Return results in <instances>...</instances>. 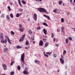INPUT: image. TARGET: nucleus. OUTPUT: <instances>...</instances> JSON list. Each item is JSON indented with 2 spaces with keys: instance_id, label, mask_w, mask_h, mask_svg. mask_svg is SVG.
<instances>
[{
  "instance_id": "nucleus-51",
  "label": "nucleus",
  "mask_w": 75,
  "mask_h": 75,
  "mask_svg": "<svg viewBox=\"0 0 75 75\" xmlns=\"http://www.w3.org/2000/svg\"><path fill=\"white\" fill-rule=\"evenodd\" d=\"M54 41H55V38H54L53 39Z\"/></svg>"
},
{
  "instance_id": "nucleus-23",
  "label": "nucleus",
  "mask_w": 75,
  "mask_h": 75,
  "mask_svg": "<svg viewBox=\"0 0 75 75\" xmlns=\"http://www.w3.org/2000/svg\"><path fill=\"white\" fill-rule=\"evenodd\" d=\"M61 23H64V18H62L61 19Z\"/></svg>"
},
{
  "instance_id": "nucleus-26",
  "label": "nucleus",
  "mask_w": 75,
  "mask_h": 75,
  "mask_svg": "<svg viewBox=\"0 0 75 75\" xmlns=\"http://www.w3.org/2000/svg\"><path fill=\"white\" fill-rule=\"evenodd\" d=\"M29 44V43H28V41H26L25 43V45H28Z\"/></svg>"
},
{
  "instance_id": "nucleus-33",
  "label": "nucleus",
  "mask_w": 75,
  "mask_h": 75,
  "mask_svg": "<svg viewBox=\"0 0 75 75\" xmlns=\"http://www.w3.org/2000/svg\"><path fill=\"white\" fill-rule=\"evenodd\" d=\"M1 43H4V41L3 39L2 40H1Z\"/></svg>"
},
{
  "instance_id": "nucleus-29",
  "label": "nucleus",
  "mask_w": 75,
  "mask_h": 75,
  "mask_svg": "<svg viewBox=\"0 0 75 75\" xmlns=\"http://www.w3.org/2000/svg\"><path fill=\"white\" fill-rule=\"evenodd\" d=\"M16 48L18 49L21 48H22V47L21 46H17L16 47Z\"/></svg>"
},
{
  "instance_id": "nucleus-64",
  "label": "nucleus",
  "mask_w": 75,
  "mask_h": 75,
  "mask_svg": "<svg viewBox=\"0 0 75 75\" xmlns=\"http://www.w3.org/2000/svg\"><path fill=\"white\" fill-rule=\"evenodd\" d=\"M74 9L75 10V6L74 7Z\"/></svg>"
},
{
  "instance_id": "nucleus-43",
  "label": "nucleus",
  "mask_w": 75,
  "mask_h": 75,
  "mask_svg": "<svg viewBox=\"0 0 75 75\" xmlns=\"http://www.w3.org/2000/svg\"><path fill=\"white\" fill-rule=\"evenodd\" d=\"M57 54H55L54 55V58H55L56 57H57Z\"/></svg>"
},
{
  "instance_id": "nucleus-20",
  "label": "nucleus",
  "mask_w": 75,
  "mask_h": 75,
  "mask_svg": "<svg viewBox=\"0 0 75 75\" xmlns=\"http://www.w3.org/2000/svg\"><path fill=\"white\" fill-rule=\"evenodd\" d=\"M11 35H14V34H15L14 32H13V31H11Z\"/></svg>"
},
{
  "instance_id": "nucleus-8",
  "label": "nucleus",
  "mask_w": 75,
  "mask_h": 75,
  "mask_svg": "<svg viewBox=\"0 0 75 75\" xmlns=\"http://www.w3.org/2000/svg\"><path fill=\"white\" fill-rule=\"evenodd\" d=\"M3 67L4 68V70H6L7 69V66H6L5 64H3Z\"/></svg>"
},
{
  "instance_id": "nucleus-1",
  "label": "nucleus",
  "mask_w": 75,
  "mask_h": 75,
  "mask_svg": "<svg viewBox=\"0 0 75 75\" xmlns=\"http://www.w3.org/2000/svg\"><path fill=\"white\" fill-rule=\"evenodd\" d=\"M38 10L41 13V12H44V13H45L46 14H48V12L45 9L41 8H38Z\"/></svg>"
},
{
  "instance_id": "nucleus-56",
  "label": "nucleus",
  "mask_w": 75,
  "mask_h": 75,
  "mask_svg": "<svg viewBox=\"0 0 75 75\" xmlns=\"http://www.w3.org/2000/svg\"><path fill=\"white\" fill-rule=\"evenodd\" d=\"M27 69H28L27 68V67H26L25 68V70H27Z\"/></svg>"
},
{
  "instance_id": "nucleus-47",
  "label": "nucleus",
  "mask_w": 75,
  "mask_h": 75,
  "mask_svg": "<svg viewBox=\"0 0 75 75\" xmlns=\"http://www.w3.org/2000/svg\"><path fill=\"white\" fill-rule=\"evenodd\" d=\"M70 2L71 3H72V0H70Z\"/></svg>"
},
{
  "instance_id": "nucleus-54",
  "label": "nucleus",
  "mask_w": 75,
  "mask_h": 75,
  "mask_svg": "<svg viewBox=\"0 0 75 75\" xmlns=\"http://www.w3.org/2000/svg\"><path fill=\"white\" fill-rule=\"evenodd\" d=\"M65 69H67V66H65Z\"/></svg>"
},
{
  "instance_id": "nucleus-49",
  "label": "nucleus",
  "mask_w": 75,
  "mask_h": 75,
  "mask_svg": "<svg viewBox=\"0 0 75 75\" xmlns=\"http://www.w3.org/2000/svg\"><path fill=\"white\" fill-rule=\"evenodd\" d=\"M61 58H63V59H64V57H63V56L62 55H61Z\"/></svg>"
},
{
  "instance_id": "nucleus-44",
  "label": "nucleus",
  "mask_w": 75,
  "mask_h": 75,
  "mask_svg": "<svg viewBox=\"0 0 75 75\" xmlns=\"http://www.w3.org/2000/svg\"><path fill=\"white\" fill-rule=\"evenodd\" d=\"M45 57H48V55L47 54H45Z\"/></svg>"
},
{
  "instance_id": "nucleus-12",
  "label": "nucleus",
  "mask_w": 75,
  "mask_h": 75,
  "mask_svg": "<svg viewBox=\"0 0 75 75\" xmlns=\"http://www.w3.org/2000/svg\"><path fill=\"white\" fill-rule=\"evenodd\" d=\"M18 1L19 3V4L20 6H21L22 7H23V5H21V4L20 3V0H18Z\"/></svg>"
},
{
  "instance_id": "nucleus-27",
  "label": "nucleus",
  "mask_w": 75,
  "mask_h": 75,
  "mask_svg": "<svg viewBox=\"0 0 75 75\" xmlns=\"http://www.w3.org/2000/svg\"><path fill=\"white\" fill-rule=\"evenodd\" d=\"M20 16V14L18 13H17L16 15V17H18Z\"/></svg>"
},
{
  "instance_id": "nucleus-63",
  "label": "nucleus",
  "mask_w": 75,
  "mask_h": 75,
  "mask_svg": "<svg viewBox=\"0 0 75 75\" xmlns=\"http://www.w3.org/2000/svg\"><path fill=\"white\" fill-rule=\"evenodd\" d=\"M38 1H42V0H38Z\"/></svg>"
},
{
  "instance_id": "nucleus-62",
  "label": "nucleus",
  "mask_w": 75,
  "mask_h": 75,
  "mask_svg": "<svg viewBox=\"0 0 75 75\" xmlns=\"http://www.w3.org/2000/svg\"><path fill=\"white\" fill-rule=\"evenodd\" d=\"M23 14V13H20V14H19L20 16V15H21V14Z\"/></svg>"
},
{
  "instance_id": "nucleus-50",
  "label": "nucleus",
  "mask_w": 75,
  "mask_h": 75,
  "mask_svg": "<svg viewBox=\"0 0 75 75\" xmlns=\"http://www.w3.org/2000/svg\"><path fill=\"white\" fill-rule=\"evenodd\" d=\"M34 40V39H30V41H33V40Z\"/></svg>"
},
{
  "instance_id": "nucleus-39",
  "label": "nucleus",
  "mask_w": 75,
  "mask_h": 75,
  "mask_svg": "<svg viewBox=\"0 0 75 75\" xmlns=\"http://www.w3.org/2000/svg\"><path fill=\"white\" fill-rule=\"evenodd\" d=\"M69 39L70 40H72V38L71 37H69Z\"/></svg>"
},
{
  "instance_id": "nucleus-35",
  "label": "nucleus",
  "mask_w": 75,
  "mask_h": 75,
  "mask_svg": "<svg viewBox=\"0 0 75 75\" xmlns=\"http://www.w3.org/2000/svg\"><path fill=\"white\" fill-rule=\"evenodd\" d=\"M4 15L3 14H2L1 17H2V18H4Z\"/></svg>"
},
{
  "instance_id": "nucleus-37",
  "label": "nucleus",
  "mask_w": 75,
  "mask_h": 75,
  "mask_svg": "<svg viewBox=\"0 0 75 75\" xmlns=\"http://www.w3.org/2000/svg\"><path fill=\"white\" fill-rule=\"evenodd\" d=\"M53 12H54L55 13H57V9H54L53 11Z\"/></svg>"
},
{
  "instance_id": "nucleus-16",
  "label": "nucleus",
  "mask_w": 75,
  "mask_h": 75,
  "mask_svg": "<svg viewBox=\"0 0 75 75\" xmlns=\"http://www.w3.org/2000/svg\"><path fill=\"white\" fill-rule=\"evenodd\" d=\"M7 38L8 39V43L9 44H11V42H10V39H9V38H8V37L7 36Z\"/></svg>"
},
{
  "instance_id": "nucleus-17",
  "label": "nucleus",
  "mask_w": 75,
  "mask_h": 75,
  "mask_svg": "<svg viewBox=\"0 0 75 75\" xmlns=\"http://www.w3.org/2000/svg\"><path fill=\"white\" fill-rule=\"evenodd\" d=\"M22 3L23 4H26V2H25L24 0H22Z\"/></svg>"
},
{
  "instance_id": "nucleus-18",
  "label": "nucleus",
  "mask_w": 75,
  "mask_h": 75,
  "mask_svg": "<svg viewBox=\"0 0 75 75\" xmlns=\"http://www.w3.org/2000/svg\"><path fill=\"white\" fill-rule=\"evenodd\" d=\"M49 44V43H48V42H46L45 44V47H47V46H48V44Z\"/></svg>"
},
{
  "instance_id": "nucleus-55",
  "label": "nucleus",
  "mask_w": 75,
  "mask_h": 75,
  "mask_svg": "<svg viewBox=\"0 0 75 75\" xmlns=\"http://www.w3.org/2000/svg\"><path fill=\"white\" fill-rule=\"evenodd\" d=\"M43 54H44V55L45 56V55H46V54H45V52H43Z\"/></svg>"
},
{
  "instance_id": "nucleus-22",
  "label": "nucleus",
  "mask_w": 75,
  "mask_h": 75,
  "mask_svg": "<svg viewBox=\"0 0 75 75\" xmlns=\"http://www.w3.org/2000/svg\"><path fill=\"white\" fill-rule=\"evenodd\" d=\"M8 9L9 11H11V8H10V6H8Z\"/></svg>"
},
{
  "instance_id": "nucleus-38",
  "label": "nucleus",
  "mask_w": 75,
  "mask_h": 75,
  "mask_svg": "<svg viewBox=\"0 0 75 75\" xmlns=\"http://www.w3.org/2000/svg\"><path fill=\"white\" fill-rule=\"evenodd\" d=\"M17 68L18 70H20V66H18V67Z\"/></svg>"
},
{
  "instance_id": "nucleus-10",
  "label": "nucleus",
  "mask_w": 75,
  "mask_h": 75,
  "mask_svg": "<svg viewBox=\"0 0 75 75\" xmlns=\"http://www.w3.org/2000/svg\"><path fill=\"white\" fill-rule=\"evenodd\" d=\"M23 73L24 74H27V75H28L29 74V73L28 72V71H24L23 72Z\"/></svg>"
},
{
  "instance_id": "nucleus-4",
  "label": "nucleus",
  "mask_w": 75,
  "mask_h": 75,
  "mask_svg": "<svg viewBox=\"0 0 75 75\" xmlns=\"http://www.w3.org/2000/svg\"><path fill=\"white\" fill-rule=\"evenodd\" d=\"M33 18L35 21H37V15L35 14H34V16H33Z\"/></svg>"
},
{
  "instance_id": "nucleus-24",
  "label": "nucleus",
  "mask_w": 75,
  "mask_h": 75,
  "mask_svg": "<svg viewBox=\"0 0 75 75\" xmlns=\"http://www.w3.org/2000/svg\"><path fill=\"white\" fill-rule=\"evenodd\" d=\"M65 41L66 44H68V38L66 39L65 40Z\"/></svg>"
},
{
  "instance_id": "nucleus-13",
  "label": "nucleus",
  "mask_w": 75,
  "mask_h": 75,
  "mask_svg": "<svg viewBox=\"0 0 75 75\" xmlns=\"http://www.w3.org/2000/svg\"><path fill=\"white\" fill-rule=\"evenodd\" d=\"M43 31L44 34H45V35H47V31L45 30V29H44L43 30Z\"/></svg>"
},
{
  "instance_id": "nucleus-21",
  "label": "nucleus",
  "mask_w": 75,
  "mask_h": 75,
  "mask_svg": "<svg viewBox=\"0 0 75 75\" xmlns=\"http://www.w3.org/2000/svg\"><path fill=\"white\" fill-rule=\"evenodd\" d=\"M6 18L7 19V20H10V17H9V16L7 15L6 16Z\"/></svg>"
},
{
  "instance_id": "nucleus-19",
  "label": "nucleus",
  "mask_w": 75,
  "mask_h": 75,
  "mask_svg": "<svg viewBox=\"0 0 75 75\" xmlns=\"http://www.w3.org/2000/svg\"><path fill=\"white\" fill-rule=\"evenodd\" d=\"M66 52H67L66 51V50H64L63 52V55H65V54H66Z\"/></svg>"
},
{
  "instance_id": "nucleus-46",
  "label": "nucleus",
  "mask_w": 75,
  "mask_h": 75,
  "mask_svg": "<svg viewBox=\"0 0 75 75\" xmlns=\"http://www.w3.org/2000/svg\"><path fill=\"white\" fill-rule=\"evenodd\" d=\"M23 11V9H21L20 10V11Z\"/></svg>"
},
{
  "instance_id": "nucleus-59",
  "label": "nucleus",
  "mask_w": 75,
  "mask_h": 75,
  "mask_svg": "<svg viewBox=\"0 0 75 75\" xmlns=\"http://www.w3.org/2000/svg\"><path fill=\"white\" fill-rule=\"evenodd\" d=\"M58 45H59L58 44H56V46H57V47H58Z\"/></svg>"
},
{
  "instance_id": "nucleus-57",
  "label": "nucleus",
  "mask_w": 75,
  "mask_h": 75,
  "mask_svg": "<svg viewBox=\"0 0 75 75\" xmlns=\"http://www.w3.org/2000/svg\"><path fill=\"white\" fill-rule=\"evenodd\" d=\"M25 49H28V47H25Z\"/></svg>"
},
{
  "instance_id": "nucleus-2",
  "label": "nucleus",
  "mask_w": 75,
  "mask_h": 75,
  "mask_svg": "<svg viewBox=\"0 0 75 75\" xmlns=\"http://www.w3.org/2000/svg\"><path fill=\"white\" fill-rule=\"evenodd\" d=\"M24 53H23L22 54H21V62H23V63L24 64H25V65H27L26 63H25V62L24 61Z\"/></svg>"
},
{
  "instance_id": "nucleus-52",
  "label": "nucleus",
  "mask_w": 75,
  "mask_h": 75,
  "mask_svg": "<svg viewBox=\"0 0 75 75\" xmlns=\"http://www.w3.org/2000/svg\"><path fill=\"white\" fill-rule=\"evenodd\" d=\"M57 32H59V29H57Z\"/></svg>"
},
{
  "instance_id": "nucleus-28",
  "label": "nucleus",
  "mask_w": 75,
  "mask_h": 75,
  "mask_svg": "<svg viewBox=\"0 0 75 75\" xmlns=\"http://www.w3.org/2000/svg\"><path fill=\"white\" fill-rule=\"evenodd\" d=\"M43 24L44 25H45V26H48V25H47V24L46 23H43Z\"/></svg>"
},
{
  "instance_id": "nucleus-61",
  "label": "nucleus",
  "mask_w": 75,
  "mask_h": 75,
  "mask_svg": "<svg viewBox=\"0 0 75 75\" xmlns=\"http://www.w3.org/2000/svg\"><path fill=\"white\" fill-rule=\"evenodd\" d=\"M10 4H11V5H13V3H10Z\"/></svg>"
},
{
  "instance_id": "nucleus-9",
  "label": "nucleus",
  "mask_w": 75,
  "mask_h": 75,
  "mask_svg": "<svg viewBox=\"0 0 75 75\" xmlns=\"http://www.w3.org/2000/svg\"><path fill=\"white\" fill-rule=\"evenodd\" d=\"M43 16H44V17H46V18H47L48 20H51V19H50V16H47L45 15H44Z\"/></svg>"
},
{
  "instance_id": "nucleus-58",
  "label": "nucleus",
  "mask_w": 75,
  "mask_h": 75,
  "mask_svg": "<svg viewBox=\"0 0 75 75\" xmlns=\"http://www.w3.org/2000/svg\"><path fill=\"white\" fill-rule=\"evenodd\" d=\"M63 6H65V4H64V3L63 4Z\"/></svg>"
},
{
  "instance_id": "nucleus-32",
  "label": "nucleus",
  "mask_w": 75,
  "mask_h": 75,
  "mask_svg": "<svg viewBox=\"0 0 75 75\" xmlns=\"http://www.w3.org/2000/svg\"><path fill=\"white\" fill-rule=\"evenodd\" d=\"M10 16L12 18H13V14H10Z\"/></svg>"
},
{
  "instance_id": "nucleus-6",
  "label": "nucleus",
  "mask_w": 75,
  "mask_h": 75,
  "mask_svg": "<svg viewBox=\"0 0 75 75\" xmlns=\"http://www.w3.org/2000/svg\"><path fill=\"white\" fill-rule=\"evenodd\" d=\"M39 44L40 46H42V45H43V41L42 40H40L39 42Z\"/></svg>"
},
{
  "instance_id": "nucleus-3",
  "label": "nucleus",
  "mask_w": 75,
  "mask_h": 75,
  "mask_svg": "<svg viewBox=\"0 0 75 75\" xmlns=\"http://www.w3.org/2000/svg\"><path fill=\"white\" fill-rule=\"evenodd\" d=\"M25 34H24L22 36V37L19 40L20 42H21V41H23V40L24 39V38H25Z\"/></svg>"
},
{
  "instance_id": "nucleus-41",
  "label": "nucleus",
  "mask_w": 75,
  "mask_h": 75,
  "mask_svg": "<svg viewBox=\"0 0 75 75\" xmlns=\"http://www.w3.org/2000/svg\"><path fill=\"white\" fill-rule=\"evenodd\" d=\"M52 52H49V55H51V54H52Z\"/></svg>"
},
{
  "instance_id": "nucleus-15",
  "label": "nucleus",
  "mask_w": 75,
  "mask_h": 75,
  "mask_svg": "<svg viewBox=\"0 0 75 75\" xmlns=\"http://www.w3.org/2000/svg\"><path fill=\"white\" fill-rule=\"evenodd\" d=\"M58 3L59 5H61V4L62 3V1H59Z\"/></svg>"
},
{
  "instance_id": "nucleus-42",
  "label": "nucleus",
  "mask_w": 75,
  "mask_h": 75,
  "mask_svg": "<svg viewBox=\"0 0 75 75\" xmlns=\"http://www.w3.org/2000/svg\"><path fill=\"white\" fill-rule=\"evenodd\" d=\"M7 39H5L4 41V43L5 42V43H7Z\"/></svg>"
},
{
  "instance_id": "nucleus-14",
  "label": "nucleus",
  "mask_w": 75,
  "mask_h": 75,
  "mask_svg": "<svg viewBox=\"0 0 75 75\" xmlns=\"http://www.w3.org/2000/svg\"><path fill=\"white\" fill-rule=\"evenodd\" d=\"M35 63H36V64H39V63H40V61H39L37 60H35Z\"/></svg>"
},
{
  "instance_id": "nucleus-30",
  "label": "nucleus",
  "mask_w": 75,
  "mask_h": 75,
  "mask_svg": "<svg viewBox=\"0 0 75 75\" xmlns=\"http://www.w3.org/2000/svg\"><path fill=\"white\" fill-rule=\"evenodd\" d=\"M14 74V72L13 71H11L10 73L11 75H13Z\"/></svg>"
},
{
  "instance_id": "nucleus-25",
  "label": "nucleus",
  "mask_w": 75,
  "mask_h": 75,
  "mask_svg": "<svg viewBox=\"0 0 75 75\" xmlns=\"http://www.w3.org/2000/svg\"><path fill=\"white\" fill-rule=\"evenodd\" d=\"M8 50V48H6L5 49H4V51H5V52H7V51Z\"/></svg>"
},
{
  "instance_id": "nucleus-36",
  "label": "nucleus",
  "mask_w": 75,
  "mask_h": 75,
  "mask_svg": "<svg viewBox=\"0 0 75 75\" xmlns=\"http://www.w3.org/2000/svg\"><path fill=\"white\" fill-rule=\"evenodd\" d=\"M29 34H32V31L31 30H30L28 32Z\"/></svg>"
},
{
  "instance_id": "nucleus-34",
  "label": "nucleus",
  "mask_w": 75,
  "mask_h": 75,
  "mask_svg": "<svg viewBox=\"0 0 75 75\" xmlns=\"http://www.w3.org/2000/svg\"><path fill=\"white\" fill-rule=\"evenodd\" d=\"M22 27H23V25L21 24H20L19 25V27L20 28H22Z\"/></svg>"
},
{
  "instance_id": "nucleus-45",
  "label": "nucleus",
  "mask_w": 75,
  "mask_h": 75,
  "mask_svg": "<svg viewBox=\"0 0 75 75\" xmlns=\"http://www.w3.org/2000/svg\"><path fill=\"white\" fill-rule=\"evenodd\" d=\"M61 30H62V31H63V30H64V28L63 27H62L61 28Z\"/></svg>"
},
{
  "instance_id": "nucleus-48",
  "label": "nucleus",
  "mask_w": 75,
  "mask_h": 75,
  "mask_svg": "<svg viewBox=\"0 0 75 75\" xmlns=\"http://www.w3.org/2000/svg\"><path fill=\"white\" fill-rule=\"evenodd\" d=\"M37 29L39 30H40V27H38L37 28Z\"/></svg>"
},
{
  "instance_id": "nucleus-53",
  "label": "nucleus",
  "mask_w": 75,
  "mask_h": 75,
  "mask_svg": "<svg viewBox=\"0 0 75 75\" xmlns=\"http://www.w3.org/2000/svg\"><path fill=\"white\" fill-rule=\"evenodd\" d=\"M22 67H24V64H22Z\"/></svg>"
},
{
  "instance_id": "nucleus-5",
  "label": "nucleus",
  "mask_w": 75,
  "mask_h": 75,
  "mask_svg": "<svg viewBox=\"0 0 75 75\" xmlns=\"http://www.w3.org/2000/svg\"><path fill=\"white\" fill-rule=\"evenodd\" d=\"M60 61L61 63L63 65L64 64V59L61 58H60Z\"/></svg>"
},
{
  "instance_id": "nucleus-7",
  "label": "nucleus",
  "mask_w": 75,
  "mask_h": 75,
  "mask_svg": "<svg viewBox=\"0 0 75 75\" xmlns=\"http://www.w3.org/2000/svg\"><path fill=\"white\" fill-rule=\"evenodd\" d=\"M0 40H3V33H0Z\"/></svg>"
},
{
  "instance_id": "nucleus-31",
  "label": "nucleus",
  "mask_w": 75,
  "mask_h": 75,
  "mask_svg": "<svg viewBox=\"0 0 75 75\" xmlns=\"http://www.w3.org/2000/svg\"><path fill=\"white\" fill-rule=\"evenodd\" d=\"M14 63V62H11V63L10 65L11 66H12V65H13Z\"/></svg>"
},
{
  "instance_id": "nucleus-11",
  "label": "nucleus",
  "mask_w": 75,
  "mask_h": 75,
  "mask_svg": "<svg viewBox=\"0 0 75 75\" xmlns=\"http://www.w3.org/2000/svg\"><path fill=\"white\" fill-rule=\"evenodd\" d=\"M19 30L20 31H21V32H23L24 29H23V28H20L19 29Z\"/></svg>"
},
{
  "instance_id": "nucleus-60",
  "label": "nucleus",
  "mask_w": 75,
  "mask_h": 75,
  "mask_svg": "<svg viewBox=\"0 0 75 75\" xmlns=\"http://www.w3.org/2000/svg\"><path fill=\"white\" fill-rule=\"evenodd\" d=\"M46 54H49V52H46Z\"/></svg>"
},
{
  "instance_id": "nucleus-40",
  "label": "nucleus",
  "mask_w": 75,
  "mask_h": 75,
  "mask_svg": "<svg viewBox=\"0 0 75 75\" xmlns=\"http://www.w3.org/2000/svg\"><path fill=\"white\" fill-rule=\"evenodd\" d=\"M51 37L52 38L54 37V34L52 33L51 35Z\"/></svg>"
}]
</instances>
